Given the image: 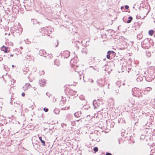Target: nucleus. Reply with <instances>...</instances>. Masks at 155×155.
Returning a JSON list of instances; mask_svg holds the SVG:
<instances>
[{
	"mask_svg": "<svg viewBox=\"0 0 155 155\" xmlns=\"http://www.w3.org/2000/svg\"><path fill=\"white\" fill-rule=\"evenodd\" d=\"M98 133L97 131H94V133L91 134L90 136V138L92 139V140H96L97 142H99L100 140L98 138Z\"/></svg>",
	"mask_w": 155,
	"mask_h": 155,
	"instance_id": "obj_1",
	"label": "nucleus"
},
{
	"mask_svg": "<svg viewBox=\"0 0 155 155\" xmlns=\"http://www.w3.org/2000/svg\"><path fill=\"white\" fill-rule=\"evenodd\" d=\"M141 45L142 48L144 49H148L150 47L148 38L145 39L142 41Z\"/></svg>",
	"mask_w": 155,
	"mask_h": 155,
	"instance_id": "obj_2",
	"label": "nucleus"
},
{
	"mask_svg": "<svg viewBox=\"0 0 155 155\" xmlns=\"http://www.w3.org/2000/svg\"><path fill=\"white\" fill-rule=\"evenodd\" d=\"M116 54V53L114 51H109L107 52L106 57L108 59H112L115 57Z\"/></svg>",
	"mask_w": 155,
	"mask_h": 155,
	"instance_id": "obj_3",
	"label": "nucleus"
},
{
	"mask_svg": "<svg viewBox=\"0 0 155 155\" xmlns=\"http://www.w3.org/2000/svg\"><path fill=\"white\" fill-rule=\"evenodd\" d=\"M70 52L68 51H65L63 52L62 53L60 54L59 56L61 55V58H62V56L64 57V58H67L70 56Z\"/></svg>",
	"mask_w": 155,
	"mask_h": 155,
	"instance_id": "obj_4",
	"label": "nucleus"
},
{
	"mask_svg": "<svg viewBox=\"0 0 155 155\" xmlns=\"http://www.w3.org/2000/svg\"><path fill=\"white\" fill-rule=\"evenodd\" d=\"M105 81V78H99L97 80V83L101 87H103L104 86Z\"/></svg>",
	"mask_w": 155,
	"mask_h": 155,
	"instance_id": "obj_5",
	"label": "nucleus"
},
{
	"mask_svg": "<svg viewBox=\"0 0 155 155\" xmlns=\"http://www.w3.org/2000/svg\"><path fill=\"white\" fill-rule=\"evenodd\" d=\"M42 32V35L43 36H45V35H48V33H49V31H48V28H45V27L41 28V29L40 30V32Z\"/></svg>",
	"mask_w": 155,
	"mask_h": 155,
	"instance_id": "obj_6",
	"label": "nucleus"
},
{
	"mask_svg": "<svg viewBox=\"0 0 155 155\" xmlns=\"http://www.w3.org/2000/svg\"><path fill=\"white\" fill-rule=\"evenodd\" d=\"M78 61V58L77 57H74V58L71 59V63H72V64L74 66H75L77 67H79V65H77V64Z\"/></svg>",
	"mask_w": 155,
	"mask_h": 155,
	"instance_id": "obj_7",
	"label": "nucleus"
},
{
	"mask_svg": "<svg viewBox=\"0 0 155 155\" xmlns=\"http://www.w3.org/2000/svg\"><path fill=\"white\" fill-rule=\"evenodd\" d=\"M33 5L34 3L31 1L30 2H29L28 4H27L26 6L24 5V6L25 7V8L26 10L29 11L31 9L32 7L33 6Z\"/></svg>",
	"mask_w": 155,
	"mask_h": 155,
	"instance_id": "obj_8",
	"label": "nucleus"
},
{
	"mask_svg": "<svg viewBox=\"0 0 155 155\" xmlns=\"http://www.w3.org/2000/svg\"><path fill=\"white\" fill-rule=\"evenodd\" d=\"M19 7L17 5H14L12 7V9L13 12H14L16 14H18L19 13Z\"/></svg>",
	"mask_w": 155,
	"mask_h": 155,
	"instance_id": "obj_9",
	"label": "nucleus"
},
{
	"mask_svg": "<svg viewBox=\"0 0 155 155\" xmlns=\"http://www.w3.org/2000/svg\"><path fill=\"white\" fill-rule=\"evenodd\" d=\"M123 136L124 137L127 138V140H131V138L133 137L132 135H131L130 133V132H128L127 133L124 134L123 135Z\"/></svg>",
	"mask_w": 155,
	"mask_h": 155,
	"instance_id": "obj_10",
	"label": "nucleus"
},
{
	"mask_svg": "<svg viewBox=\"0 0 155 155\" xmlns=\"http://www.w3.org/2000/svg\"><path fill=\"white\" fill-rule=\"evenodd\" d=\"M141 90L139 88H136V87L133 88L132 89V91L133 92H134V94H135V92L136 93H137L139 94V93H140V94H138V97L139 98L140 96L142 97L141 95L140 96V95L141 94V92H140V91Z\"/></svg>",
	"mask_w": 155,
	"mask_h": 155,
	"instance_id": "obj_11",
	"label": "nucleus"
},
{
	"mask_svg": "<svg viewBox=\"0 0 155 155\" xmlns=\"http://www.w3.org/2000/svg\"><path fill=\"white\" fill-rule=\"evenodd\" d=\"M9 49V47L3 45L1 48V49L2 51H3L5 53H7L9 52L10 51V50H8Z\"/></svg>",
	"mask_w": 155,
	"mask_h": 155,
	"instance_id": "obj_12",
	"label": "nucleus"
},
{
	"mask_svg": "<svg viewBox=\"0 0 155 155\" xmlns=\"http://www.w3.org/2000/svg\"><path fill=\"white\" fill-rule=\"evenodd\" d=\"M46 83L45 80L43 78L41 79L39 81V84L41 86L44 87Z\"/></svg>",
	"mask_w": 155,
	"mask_h": 155,
	"instance_id": "obj_13",
	"label": "nucleus"
},
{
	"mask_svg": "<svg viewBox=\"0 0 155 155\" xmlns=\"http://www.w3.org/2000/svg\"><path fill=\"white\" fill-rule=\"evenodd\" d=\"M59 13L60 15L59 16V19H61L63 20V19L65 17V16L66 15L64 14V12L62 11H60Z\"/></svg>",
	"mask_w": 155,
	"mask_h": 155,
	"instance_id": "obj_14",
	"label": "nucleus"
},
{
	"mask_svg": "<svg viewBox=\"0 0 155 155\" xmlns=\"http://www.w3.org/2000/svg\"><path fill=\"white\" fill-rule=\"evenodd\" d=\"M76 83L75 82H74L73 84H70L69 85H68V87H67V86H65V87H66V89H65V91H69V92L70 93V91H71V89L69 88V86L70 85H74L75 86L76 85Z\"/></svg>",
	"mask_w": 155,
	"mask_h": 155,
	"instance_id": "obj_15",
	"label": "nucleus"
},
{
	"mask_svg": "<svg viewBox=\"0 0 155 155\" xmlns=\"http://www.w3.org/2000/svg\"><path fill=\"white\" fill-rule=\"evenodd\" d=\"M93 104L94 106V109H97L98 107H99V104L97 102L96 100H94L93 102Z\"/></svg>",
	"mask_w": 155,
	"mask_h": 155,
	"instance_id": "obj_16",
	"label": "nucleus"
},
{
	"mask_svg": "<svg viewBox=\"0 0 155 155\" xmlns=\"http://www.w3.org/2000/svg\"><path fill=\"white\" fill-rule=\"evenodd\" d=\"M61 97V100L60 101V104L62 105L66 102V99L65 97Z\"/></svg>",
	"mask_w": 155,
	"mask_h": 155,
	"instance_id": "obj_17",
	"label": "nucleus"
},
{
	"mask_svg": "<svg viewBox=\"0 0 155 155\" xmlns=\"http://www.w3.org/2000/svg\"><path fill=\"white\" fill-rule=\"evenodd\" d=\"M83 79L85 82H89L92 83L93 81V80L91 78H83Z\"/></svg>",
	"mask_w": 155,
	"mask_h": 155,
	"instance_id": "obj_18",
	"label": "nucleus"
},
{
	"mask_svg": "<svg viewBox=\"0 0 155 155\" xmlns=\"http://www.w3.org/2000/svg\"><path fill=\"white\" fill-rule=\"evenodd\" d=\"M81 114V111H78L74 114V116L77 117H79Z\"/></svg>",
	"mask_w": 155,
	"mask_h": 155,
	"instance_id": "obj_19",
	"label": "nucleus"
},
{
	"mask_svg": "<svg viewBox=\"0 0 155 155\" xmlns=\"http://www.w3.org/2000/svg\"><path fill=\"white\" fill-rule=\"evenodd\" d=\"M38 21L35 19H32L31 20V22L34 25H36L38 22Z\"/></svg>",
	"mask_w": 155,
	"mask_h": 155,
	"instance_id": "obj_20",
	"label": "nucleus"
},
{
	"mask_svg": "<svg viewBox=\"0 0 155 155\" xmlns=\"http://www.w3.org/2000/svg\"><path fill=\"white\" fill-rule=\"evenodd\" d=\"M87 48L85 47L84 48H83L81 51L82 54H86L87 52Z\"/></svg>",
	"mask_w": 155,
	"mask_h": 155,
	"instance_id": "obj_21",
	"label": "nucleus"
},
{
	"mask_svg": "<svg viewBox=\"0 0 155 155\" xmlns=\"http://www.w3.org/2000/svg\"><path fill=\"white\" fill-rule=\"evenodd\" d=\"M39 139L41 143H42V145L43 146H45V141L42 139V137H39Z\"/></svg>",
	"mask_w": 155,
	"mask_h": 155,
	"instance_id": "obj_22",
	"label": "nucleus"
},
{
	"mask_svg": "<svg viewBox=\"0 0 155 155\" xmlns=\"http://www.w3.org/2000/svg\"><path fill=\"white\" fill-rule=\"evenodd\" d=\"M133 20V17L132 16H130L128 18V19L127 21V23H130Z\"/></svg>",
	"mask_w": 155,
	"mask_h": 155,
	"instance_id": "obj_23",
	"label": "nucleus"
},
{
	"mask_svg": "<svg viewBox=\"0 0 155 155\" xmlns=\"http://www.w3.org/2000/svg\"><path fill=\"white\" fill-rule=\"evenodd\" d=\"M42 23L41 22H40L38 21L36 25V26L37 27H38L39 28H42L41 27L42 26Z\"/></svg>",
	"mask_w": 155,
	"mask_h": 155,
	"instance_id": "obj_24",
	"label": "nucleus"
},
{
	"mask_svg": "<svg viewBox=\"0 0 155 155\" xmlns=\"http://www.w3.org/2000/svg\"><path fill=\"white\" fill-rule=\"evenodd\" d=\"M28 68H26L24 69H23V71L24 72V74H26L28 71Z\"/></svg>",
	"mask_w": 155,
	"mask_h": 155,
	"instance_id": "obj_25",
	"label": "nucleus"
},
{
	"mask_svg": "<svg viewBox=\"0 0 155 155\" xmlns=\"http://www.w3.org/2000/svg\"><path fill=\"white\" fill-rule=\"evenodd\" d=\"M143 35L141 34H139L137 35V38L139 40L141 39Z\"/></svg>",
	"mask_w": 155,
	"mask_h": 155,
	"instance_id": "obj_26",
	"label": "nucleus"
},
{
	"mask_svg": "<svg viewBox=\"0 0 155 155\" xmlns=\"http://www.w3.org/2000/svg\"><path fill=\"white\" fill-rule=\"evenodd\" d=\"M154 32V31L153 30H149L148 32V34L152 36L153 35Z\"/></svg>",
	"mask_w": 155,
	"mask_h": 155,
	"instance_id": "obj_27",
	"label": "nucleus"
},
{
	"mask_svg": "<svg viewBox=\"0 0 155 155\" xmlns=\"http://www.w3.org/2000/svg\"><path fill=\"white\" fill-rule=\"evenodd\" d=\"M142 24V21H138L137 23V28H140V26Z\"/></svg>",
	"mask_w": 155,
	"mask_h": 155,
	"instance_id": "obj_28",
	"label": "nucleus"
},
{
	"mask_svg": "<svg viewBox=\"0 0 155 155\" xmlns=\"http://www.w3.org/2000/svg\"><path fill=\"white\" fill-rule=\"evenodd\" d=\"M145 80L148 82H150L153 80H154V78H145Z\"/></svg>",
	"mask_w": 155,
	"mask_h": 155,
	"instance_id": "obj_29",
	"label": "nucleus"
},
{
	"mask_svg": "<svg viewBox=\"0 0 155 155\" xmlns=\"http://www.w3.org/2000/svg\"><path fill=\"white\" fill-rule=\"evenodd\" d=\"M12 79L10 80V81L11 82V84L12 85H14L13 83H15L16 81L14 79H12V78H11Z\"/></svg>",
	"mask_w": 155,
	"mask_h": 155,
	"instance_id": "obj_30",
	"label": "nucleus"
},
{
	"mask_svg": "<svg viewBox=\"0 0 155 155\" xmlns=\"http://www.w3.org/2000/svg\"><path fill=\"white\" fill-rule=\"evenodd\" d=\"M58 61L57 60L55 59L54 61V65H57V66H58Z\"/></svg>",
	"mask_w": 155,
	"mask_h": 155,
	"instance_id": "obj_31",
	"label": "nucleus"
},
{
	"mask_svg": "<svg viewBox=\"0 0 155 155\" xmlns=\"http://www.w3.org/2000/svg\"><path fill=\"white\" fill-rule=\"evenodd\" d=\"M63 29L64 30H65L66 29V28L63 25H62L60 26V29Z\"/></svg>",
	"mask_w": 155,
	"mask_h": 155,
	"instance_id": "obj_32",
	"label": "nucleus"
},
{
	"mask_svg": "<svg viewBox=\"0 0 155 155\" xmlns=\"http://www.w3.org/2000/svg\"><path fill=\"white\" fill-rule=\"evenodd\" d=\"M150 139H151V138H149L148 140L146 139V140L147 141L148 140L149 141V142H148V143H147V144L148 145H149V146H150Z\"/></svg>",
	"mask_w": 155,
	"mask_h": 155,
	"instance_id": "obj_33",
	"label": "nucleus"
},
{
	"mask_svg": "<svg viewBox=\"0 0 155 155\" xmlns=\"http://www.w3.org/2000/svg\"><path fill=\"white\" fill-rule=\"evenodd\" d=\"M114 92L115 95H118L119 93V90L117 89L115 90Z\"/></svg>",
	"mask_w": 155,
	"mask_h": 155,
	"instance_id": "obj_34",
	"label": "nucleus"
},
{
	"mask_svg": "<svg viewBox=\"0 0 155 155\" xmlns=\"http://www.w3.org/2000/svg\"><path fill=\"white\" fill-rule=\"evenodd\" d=\"M43 50H40L39 54L40 55L43 56Z\"/></svg>",
	"mask_w": 155,
	"mask_h": 155,
	"instance_id": "obj_35",
	"label": "nucleus"
},
{
	"mask_svg": "<svg viewBox=\"0 0 155 155\" xmlns=\"http://www.w3.org/2000/svg\"><path fill=\"white\" fill-rule=\"evenodd\" d=\"M152 88L150 87H147L146 88V90H144V91L145 92L146 91H147L148 92L150 90H151Z\"/></svg>",
	"mask_w": 155,
	"mask_h": 155,
	"instance_id": "obj_36",
	"label": "nucleus"
},
{
	"mask_svg": "<svg viewBox=\"0 0 155 155\" xmlns=\"http://www.w3.org/2000/svg\"><path fill=\"white\" fill-rule=\"evenodd\" d=\"M127 18L126 17H124L123 18V21L125 23H127Z\"/></svg>",
	"mask_w": 155,
	"mask_h": 155,
	"instance_id": "obj_37",
	"label": "nucleus"
},
{
	"mask_svg": "<svg viewBox=\"0 0 155 155\" xmlns=\"http://www.w3.org/2000/svg\"><path fill=\"white\" fill-rule=\"evenodd\" d=\"M114 124H115V123H114V122H111L110 124V127L111 128H113L114 127Z\"/></svg>",
	"mask_w": 155,
	"mask_h": 155,
	"instance_id": "obj_38",
	"label": "nucleus"
},
{
	"mask_svg": "<svg viewBox=\"0 0 155 155\" xmlns=\"http://www.w3.org/2000/svg\"><path fill=\"white\" fill-rule=\"evenodd\" d=\"M143 80V78H137L136 80L137 82H140L142 81Z\"/></svg>",
	"mask_w": 155,
	"mask_h": 155,
	"instance_id": "obj_39",
	"label": "nucleus"
},
{
	"mask_svg": "<svg viewBox=\"0 0 155 155\" xmlns=\"http://www.w3.org/2000/svg\"><path fill=\"white\" fill-rule=\"evenodd\" d=\"M94 151L95 152H97L98 150V148L97 147H94L93 149Z\"/></svg>",
	"mask_w": 155,
	"mask_h": 155,
	"instance_id": "obj_40",
	"label": "nucleus"
},
{
	"mask_svg": "<svg viewBox=\"0 0 155 155\" xmlns=\"http://www.w3.org/2000/svg\"><path fill=\"white\" fill-rule=\"evenodd\" d=\"M54 112L55 114H58V110L57 108L56 109L55 108L54 110Z\"/></svg>",
	"mask_w": 155,
	"mask_h": 155,
	"instance_id": "obj_41",
	"label": "nucleus"
},
{
	"mask_svg": "<svg viewBox=\"0 0 155 155\" xmlns=\"http://www.w3.org/2000/svg\"><path fill=\"white\" fill-rule=\"evenodd\" d=\"M101 37L102 38H104L106 37V35L105 33H103V34H101Z\"/></svg>",
	"mask_w": 155,
	"mask_h": 155,
	"instance_id": "obj_42",
	"label": "nucleus"
},
{
	"mask_svg": "<svg viewBox=\"0 0 155 155\" xmlns=\"http://www.w3.org/2000/svg\"><path fill=\"white\" fill-rule=\"evenodd\" d=\"M121 81H117L116 83V84H117V85H118V84H120V85L119 86H118V87H119L120 85H121Z\"/></svg>",
	"mask_w": 155,
	"mask_h": 155,
	"instance_id": "obj_43",
	"label": "nucleus"
},
{
	"mask_svg": "<svg viewBox=\"0 0 155 155\" xmlns=\"http://www.w3.org/2000/svg\"><path fill=\"white\" fill-rule=\"evenodd\" d=\"M145 137V136L143 134H142L140 137V138L141 139H144Z\"/></svg>",
	"mask_w": 155,
	"mask_h": 155,
	"instance_id": "obj_44",
	"label": "nucleus"
},
{
	"mask_svg": "<svg viewBox=\"0 0 155 155\" xmlns=\"http://www.w3.org/2000/svg\"><path fill=\"white\" fill-rule=\"evenodd\" d=\"M48 56L49 55V57L50 59L52 58L53 57V56H52V54H51V53L49 54L48 53Z\"/></svg>",
	"mask_w": 155,
	"mask_h": 155,
	"instance_id": "obj_45",
	"label": "nucleus"
},
{
	"mask_svg": "<svg viewBox=\"0 0 155 155\" xmlns=\"http://www.w3.org/2000/svg\"><path fill=\"white\" fill-rule=\"evenodd\" d=\"M121 9L122 11L123 12H125V9L124 8L123 6H122L120 8Z\"/></svg>",
	"mask_w": 155,
	"mask_h": 155,
	"instance_id": "obj_46",
	"label": "nucleus"
},
{
	"mask_svg": "<svg viewBox=\"0 0 155 155\" xmlns=\"http://www.w3.org/2000/svg\"><path fill=\"white\" fill-rule=\"evenodd\" d=\"M43 110L45 112H47L48 111V109L46 107H45Z\"/></svg>",
	"mask_w": 155,
	"mask_h": 155,
	"instance_id": "obj_47",
	"label": "nucleus"
},
{
	"mask_svg": "<svg viewBox=\"0 0 155 155\" xmlns=\"http://www.w3.org/2000/svg\"><path fill=\"white\" fill-rule=\"evenodd\" d=\"M43 55H43V56H44V57H46V56H45V54H46V51H45V50H43Z\"/></svg>",
	"mask_w": 155,
	"mask_h": 155,
	"instance_id": "obj_48",
	"label": "nucleus"
},
{
	"mask_svg": "<svg viewBox=\"0 0 155 155\" xmlns=\"http://www.w3.org/2000/svg\"><path fill=\"white\" fill-rule=\"evenodd\" d=\"M125 9H128L129 8V6L128 5H126L125 6Z\"/></svg>",
	"mask_w": 155,
	"mask_h": 155,
	"instance_id": "obj_49",
	"label": "nucleus"
},
{
	"mask_svg": "<svg viewBox=\"0 0 155 155\" xmlns=\"http://www.w3.org/2000/svg\"><path fill=\"white\" fill-rule=\"evenodd\" d=\"M61 125L63 127L64 126L65 127H66V124H65L64 123L61 124Z\"/></svg>",
	"mask_w": 155,
	"mask_h": 155,
	"instance_id": "obj_50",
	"label": "nucleus"
},
{
	"mask_svg": "<svg viewBox=\"0 0 155 155\" xmlns=\"http://www.w3.org/2000/svg\"><path fill=\"white\" fill-rule=\"evenodd\" d=\"M132 27L133 28H134V30H136L137 29H138V28H137V25L136 26V25H135V26L134 27V26H133Z\"/></svg>",
	"mask_w": 155,
	"mask_h": 155,
	"instance_id": "obj_51",
	"label": "nucleus"
},
{
	"mask_svg": "<svg viewBox=\"0 0 155 155\" xmlns=\"http://www.w3.org/2000/svg\"><path fill=\"white\" fill-rule=\"evenodd\" d=\"M105 155H112L110 153L107 152V153H106V154Z\"/></svg>",
	"mask_w": 155,
	"mask_h": 155,
	"instance_id": "obj_52",
	"label": "nucleus"
},
{
	"mask_svg": "<svg viewBox=\"0 0 155 155\" xmlns=\"http://www.w3.org/2000/svg\"><path fill=\"white\" fill-rule=\"evenodd\" d=\"M141 18V17L140 16H139L138 15H137L136 16V18L137 19H140Z\"/></svg>",
	"mask_w": 155,
	"mask_h": 155,
	"instance_id": "obj_53",
	"label": "nucleus"
},
{
	"mask_svg": "<svg viewBox=\"0 0 155 155\" xmlns=\"http://www.w3.org/2000/svg\"><path fill=\"white\" fill-rule=\"evenodd\" d=\"M53 30H54V28H51V29H50V31H49L50 32L49 33H50V32H52V31H53Z\"/></svg>",
	"mask_w": 155,
	"mask_h": 155,
	"instance_id": "obj_54",
	"label": "nucleus"
},
{
	"mask_svg": "<svg viewBox=\"0 0 155 155\" xmlns=\"http://www.w3.org/2000/svg\"><path fill=\"white\" fill-rule=\"evenodd\" d=\"M124 130H123L122 129V130H121V136H123V134L124 132Z\"/></svg>",
	"mask_w": 155,
	"mask_h": 155,
	"instance_id": "obj_55",
	"label": "nucleus"
},
{
	"mask_svg": "<svg viewBox=\"0 0 155 155\" xmlns=\"http://www.w3.org/2000/svg\"><path fill=\"white\" fill-rule=\"evenodd\" d=\"M25 42L27 44H29L30 43V42L28 41V39H27L26 40V41H25Z\"/></svg>",
	"mask_w": 155,
	"mask_h": 155,
	"instance_id": "obj_56",
	"label": "nucleus"
},
{
	"mask_svg": "<svg viewBox=\"0 0 155 155\" xmlns=\"http://www.w3.org/2000/svg\"><path fill=\"white\" fill-rule=\"evenodd\" d=\"M25 93H24V92H23L21 94V96L22 97H24L25 96Z\"/></svg>",
	"mask_w": 155,
	"mask_h": 155,
	"instance_id": "obj_57",
	"label": "nucleus"
},
{
	"mask_svg": "<svg viewBox=\"0 0 155 155\" xmlns=\"http://www.w3.org/2000/svg\"><path fill=\"white\" fill-rule=\"evenodd\" d=\"M30 85V84H29L26 83L25 84V86H29Z\"/></svg>",
	"mask_w": 155,
	"mask_h": 155,
	"instance_id": "obj_58",
	"label": "nucleus"
},
{
	"mask_svg": "<svg viewBox=\"0 0 155 155\" xmlns=\"http://www.w3.org/2000/svg\"><path fill=\"white\" fill-rule=\"evenodd\" d=\"M5 131L4 129L1 130V134L2 135V134Z\"/></svg>",
	"mask_w": 155,
	"mask_h": 155,
	"instance_id": "obj_59",
	"label": "nucleus"
},
{
	"mask_svg": "<svg viewBox=\"0 0 155 155\" xmlns=\"http://www.w3.org/2000/svg\"><path fill=\"white\" fill-rule=\"evenodd\" d=\"M41 74H42L43 75H44L45 74V72L44 71H41Z\"/></svg>",
	"mask_w": 155,
	"mask_h": 155,
	"instance_id": "obj_60",
	"label": "nucleus"
},
{
	"mask_svg": "<svg viewBox=\"0 0 155 155\" xmlns=\"http://www.w3.org/2000/svg\"><path fill=\"white\" fill-rule=\"evenodd\" d=\"M3 60V58L2 57H0V61H2Z\"/></svg>",
	"mask_w": 155,
	"mask_h": 155,
	"instance_id": "obj_61",
	"label": "nucleus"
},
{
	"mask_svg": "<svg viewBox=\"0 0 155 155\" xmlns=\"http://www.w3.org/2000/svg\"><path fill=\"white\" fill-rule=\"evenodd\" d=\"M57 45H56L55 47H57L58 45V40H57Z\"/></svg>",
	"mask_w": 155,
	"mask_h": 155,
	"instance_id": "obj_62",
	"label": "nucleus"
},
{
	"mask_svg": "<svg viewBox=\"0 0 155 155\" xmlns=\"http://www.w3.org/2000/svg\"><path fill=\"white\" fill-rule=\"evenodd\" d=\"M2 80L3 81H4L5 83H6V81L5 80L4 78H2Z\"/></svg>",
	"mask_w": 155,
	"mask_h": 155,
	"instance_id": "obj_63",
	"label": "nucleus"
},
{
	"mask_svg": "<svg viewBox=\"0 0 155 155\" xmlns=\"http://www.w3.org/2000/svg\"><path fill=\"white\" fill-rule=\"evenodd\" d=\"M13 55H14V54H11L10 55V57H13Z\"/></svg>",
	"mask_w": 155,
	"mask_h": 155,
	"instance_id": "obj_64",
	"label": "nucleus"
}]
</instances>
